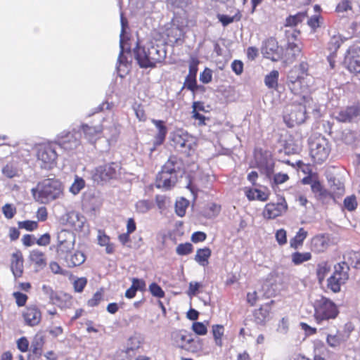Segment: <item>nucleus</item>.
Returning <instances> with one entry per match:
<instances>
[{
	"label": "nucleus",
	"instance_id": "nucleus-1",
	"mask_svg": "<svg viewBox=\"0 0 360 360\" xmlns=\"http://www.w3.org/2000/svg\"><path fill=\"white\" fill-rule=\"evenodd\" d=\"M309 65L302 61L293 66L287 76V85L290 91L300 98L286 105L283 112V120L289 127L304 122L307 119V105L312 98L305 94L309 91L307 78Z\"/></svg>",
	"mask_w": 360,
	"mask_h": 360
},
{
	"label": "nucleus",
	"instance_id": "nucleus-2",
	"mask_svg": "<svg viewBox=\"0 0 360 360\" xmlns=\"http://www.w3.org/2000/svg\"><path fill=\"white\" fill-rule=\"evenodd\" d=\"M134 52L138 64L142 68L156 67L167 56V52L162 47L155 45L152 41L143 46L137 45Z\"/></svg>",
	"mask_w": 360,
	"mask_h": 360
},
{
	"label": "nucleus",
	"instance_id": "nucleus-3",
	"mask_svg": "<svg viewBox=\"0 0 360 360\" xmlns=\"http://www.w3.org/2000/svg\"><path fill=\"white\" fill-rule=\"evenodd\" d=\"M63 187L61 182L56 179H46L39 182L35 188L32 189L36 201L47 204L63 194Z\"/></svg>",
	"mask_w": 360,
	"mask_h": 360
},
{
	"label": "nucleus",
	"instance_id": "nucleus-4",
	"mask_svg": "<svg viewBox=\"0 0 360 360\" xmlns=\"http://www.w3.org/2000/svg\"><path fill=\"white\" fill-rule=\"evenodd\" d=\"M309 155L315 164L325 162L330 153L331 146L328 141L321 134H312L308 140Z\"/></svg>",
	"mask_w": 360,
	"mask_h": 360
},
{
	"label": "nucleus",
	"instance_id": "nucleus-5",
	"mask_svg": "<svg viewBox=\"0 0 360 360\" xmlns=\"http://www.w3.org/2000/svg\"><path fill=\"white\" fill-rule=\"evenodd\" d=\"M255 167L258 168L261 173L264 174L270 179L274 172L275 162L272 153L261 148L254 150Z\"/></svg>",
	"mask_w": 360,
	"mask_h": 360
},
{
	"label": "nucleus",
	"instance_id": "nucleus-6",
	"mask_svg": "<svg viewBox=\"0 0 360 360\" xmlns=\"http://www.w3.org/2000/svg\"><path fill=\"white\" fill-rule=\"evenodd\" d=\"M349 265L360 269V252L349 251L343 255L342 261L339 262V286L349 279Z\"/></svg>",
	"mask_w": 360,
	"mask_h": 360
},
{
	"label": "nucleus",
	"instance_id": "nucleus-7",
	"mask_svg": "<svg viewBox=\"0 0 360 360\" xmlns=\"http://www.w3.org/2000/svg\"><path fill=\"white\" fill-rule=\"evenodd\" d=\"M172 141L174 148L186 156L191 155L196 146L193 136L183 131L174 133Z\"/></svg>",
	"mask_w": 360,
	"mask_h": 360
},
{
	"label": "nucleus",
	"instance_id": "nucleus-8",
	"mask_svg": "<svg viewBox=\"0 0 360 360\" xmlns=\"http://www.w3.org/2000/svg\"><path fill=\"white\" fill-rule=\"evenodd\" d=\"M37 160L41 162V167L46 169L53 168L57 164L58 154L51 144L40 146L37 153Z\"/></svg>",
	"mask_w": 360,
	"mask_h": 360
},
{
	"label": "nucleus",
	"instance_id": "nucleus-9",
	"mask_svg": "<svg viewBox=\"0 0 360 360\" xmlns=\"http://www.w3.org/2000/svg\"><path fill=\"white\" fill-rule=\"evenodd\" d=\"M338 314L336 305L326 298H322L316 305L314 317L318 323L323 320L335 319Z\"/></svg>",
	"mask_w": 360,
	"mask_h": 360
},
{
	"label": "nucleus",
	"instance_id": "nucleus-10",
	"mask_svg": "<svg viewBox=\"0 0 360 360\" xmlns=\"http://www.w3.org/2000/svg\"><path fill=\"white\" fill-rule=\"evenodd\" d=\"M57 240L56 251L59 257H63L74 249L75 240L70 232L62 230L58 233Z\"/></svg>",
	"mask_w": 360,
	"mask_h": 360
},
{
	"label": "nucleus",
	"instance_id": "nucleus-11",
	"mask_svg": "<svg viewBox=\"0 0 360 360\" xmlns=\"http://www.w3.org/2000/svg\"><path fill=\"white\" fill-rule=\"evenodd\" d=\"M343 65L351 72H360V46H349L345 56Z\"/></svg>",
	"mask_w": 360,
	"mask_h": 360
},
{
	"label": "nucleus",
	"instance_id": "nucleus-12",
	"mask_svg": "<svg viewBox=\"0 0 360 360\" xmlns=\"http://www.w3.org/2000/svg\"><path fill=\"white\" fill-rule=\"evenodd\" d=\"M288 203L285 198L282 197L276 203L269 202L266 204L262 212V215L264 219H274L285 214L288 211Z\"/></svg>",
	"mask_w": 360,
	"mask_h": 360
},
{
	"label": "nucleus",
	"instance_id": "nucleus-13",
	"mask_svg": "<svg viewBox=\"0 0 360 360\" xmlns=\"http://www.w3.org/2000/svg\"><path fill=\"white\" fill-rule=\"evenodd\" d=\"M22 318L25 325L34 327L41 323L42 314L37 305L30 304L22 311Z\"/></svg>",
	"mask_w": 360,
	"mask_h": 360
},
{
	"label": "nucleus",
	"instance_id": "nucleus-14",
	"mask_svg": "<svg viewBox=\"0 0 360 360\" xmlns=\"http://www.w3.org/2000/svg\"><path fill=\"white\" fill-rule=\"evenodd\" d=\"M75 131H63L58 136V141L61 148L71 150L77 148L80 144V139Z\"/></svg>",
	"mask_w": 360,
	"mask_h": 360
},
{
	"label": "nucleus",
	"instance_id": "nucleus-15",
	"mask_svg": "<svg viewBox=\"0 0 360 360\" xmlns=\"http://www.w3.org/2000/svg\"><path fill=\"white\" fill-rule=\"evenodd\" d=\"M200 63L197 57H191L188 65V74L186 77L183 89L195 92L198 89L196 76L198 70V65Z\"/></svg>",
	"mask_w": 360,
	"mask_h": 360
},
{
	"label": "nucleus",
	"instance_id": "nucleus-16",
	"mask_svg": "<svg viewBox=\"0 0 360 360\" xmlns=\"http://www.w3.org/2000/svg\"><path fill=\"white\" fill-rule=\"evenodd\" d=\"M176 181V173L165 169L162 167L161 171L156 176L155 186L158 188L167 191L170 190L175 186Z\"/></svg>",
	"mask_w": 360,
	"mask_h": 360
},
{
	"label": "nucleus",
	"instance_id": "nucleus-17",
	"mask_svg": "<svg viewBox=\"0 0 360 360\" xmlns=\"http://www.w3.org/2000/svg\"><path fill=\"white\" fill-rule=\"evenodd\" d=\"M114 165L113 162H111L97 167L92 174L94 181L100 184L114 178L116 174Z\"/></svg>",
	"mask_w": 360,
	"mask_h": 360
},
{
	"label": "nucleus",
	"instance_id": "nucleus-18",
	"mask_svg": "<svg viewBox=\"0 0 360 360\" xmlns=\"http://www.w3.org/2000/svg\"><path fill=\"white\" fill-rule=\"evenodd\" d=\"M151 122L157 129V133L155 134L153 139V147L151 150L153 151L157 147L164 143L168 129L165 124V122L163 120L153 119Z\"/></svg>",
	"mask_w": 360,
	"mask_h": 360
},
{
	"label": "nucleus",
	"instance_id": "nucleus-19",
	"mask_svg": "<svg viewBox=\"0 0 360 360\" xmlns=\"http://www.w3.org/2000/svg\"><path fill=\"white\" fill-rule=\"evenodd\" d=\"M262 52L266 58L277 60L276 58L279 56V46L276 39L269 37L266 39L263 43Z\"/></svg>",
	"mask_w": 360,
	"mask_h": 360
},
{
	"label": "nucleus",
	"instance_id": "nucleus-20",
	"mask_svg": "<svg viewBox=\"0 0 360 360\" xmlns=\"http://www.w3.org/2000/svg\"><path fill=\"white\" fill-rule=\"evenodd\" d=\"M330 238L327 235L319 234L312 237L310 240V250L315 253L325 252L329 247Z\"/></svg>",
	"mask_w": 360,
	"mask_h": 360
},
{
	"label": "nucleus",
	"instance_id": "nucleus-21",
	"mask_svg": "<svg viewBox=\"0 0 360 360\" xmlns=\"http://www.w3.org/2000/svg\"><path fill=\"white\" fill-rule=\"evenodd\" d=\"M274 303V301L271 300L269 302L262 304L258 309L253 311V317L257 323L261 325L266 323L269 317L271 306Z\"/></svg>",
	"mask_w": 360,
	"mask_h": 360
},
{
	"label": "nucleus",
	"instance_id": "nucleus-22",
	"mask_svg": "<svg viewBox=\"0 0 360 360\" xmlns=\"http://www.w3.org/2000/svg\"><path fill=\"white\" fill-rule=\"evenodd\" d=\"M64 260L68 268H75L81 266L86 261V257L81 250H75L74 252L65 255Z\"/></svg>",
	"mask_w": 360,
	"mask_h": 360
},
{
	"label": "nucleus",
	"instance_id": "nucleus-23",
	"mask_svg": "<svg viewBox=\"0 0 360 360\" xmlns=\"http://www.w3.org/2000/svg\"><path fill=\"white\" fill-rule=\"evenodd\" d=\"M81 129L82 130L84 136L89 141H95L96 139L100 138L103 127L101 124L97 125H89L88 124H82L81 125Z\"/></svg>",
	"mask_w": 360,
	"mask_h": 360
},
{
	"label": "nucleus",
	"instance_id": "nucleus-24",
	"mask_svg": "<svg viewBox=\"0 0 360 360\" xmlns=\"http://www.w3.org/2000/svg\"><path fill=\"white\" fill-rule=\"evenodd\" d=\"M23 257L20 251H16L11 255V269L16 278H20L23 274Z\"/></svg>",
	"mask_w": 360,
	"mask_h": 360
},
{
	"label": "nucleus",
	"instance_id": "nucleus-25",
	"mask_svg": "<svg viewBox=\"0 0 360 360\" xmlns=\"http://www.w3.org/2000/svg\"><path fill=\"white\" fill-rule=\"evenodd\" d=\"M360 116V105L347 108L339 113V122H351Z\"/></svg>",
	"mask_w": 360,
	"mask_h": 360
},
{
	"label": "nucleus",
	"instance_id": "nucleus-26",
	"mask_svg": "<svg viewBox=\"0 0 360 360\" xmlns=\"http://www.w3.org/2000/svg\"><path fill=\"white\" fill-rule=\"evenodd\" d=\"M51 302L61 309L70 308L72 303V296L68 293L58 292Z\"/></svg>",
	"mask_w": 360,
	"mask_h": 360
},
{
	"label": "nucleus",
	"instance_id": "nucleus-27",
	"mask_svg": "<svg viewBox=\"0 0 360 360\" xmlns=\"http://www.w3.org/2000/svg\"><path fill=\"white\" fill-rule=\"evenodd\" d=\"M30 260L34 266L39 269H44L46 266V257L42 251L35 249L30 252Z\"/></svg>",
	"mask_w": 360,
	"mask_h": 360
},
{
	"label": "nucleus",
	"instance_id": "nucleus-28",
	"mask_svg": "<svg viewBox=\"0 0 360 360\" xmlns=\"http://www.w3.org/2000/svg\"><path fill=\"white\" fill-rule=\"evenodd\" d=\"M331 271V264L328 261H322L318 263L316 269V276L319 285H322L326 276Z\"/></svg>",
	"mask_w": 360,
	"mask_h": 360
},
{
	"label": "nucleus",
	"instance_id": "nucleus-29",
	"mask_svg": "<svg viewBox=\"0 0 360 360\" xmlns=\"http://www.w3.org/2000/svg\"><path fill=\"white\" fill-rule=\"evenodd\" d=\"M307 17V11L298 12L295 15H290L285 20L284 27H295L299 24H301Z\"/></svg>",
	"mask_w": 360,
	"mask_h": 360
},
{
	"label": "nucleus",
	"instance_id": "nucleus-30",
	"mask_svg": "<svg viewBox=\"0 0 360 360\" xmlns=\"http://www.w3.org/2000/svg\"><path fill=\"white\" fill-rule=\"evenodd\" d=\"M211 255V249L208 247H205L197 250L194 259L200 266H206L209 264V259Z\"/></svg>",
	"mask_w": 360,
	"mask_h": 360
},
{
	"label": "nucleus",
	"instance_id": "nucleus-31",
	"mask_svg": "<svg viewBox=\"0 0 360 360\" xmlns=\"http://www.w3.org/2000/svg\"><path fill=\"white\" fill-rule=\"evenodd\" d=\"M179 339L181 341L180 347L183 349H186L191 352H196L198 351L196 347L193 345L196 342L192 338V335L190 333H184L179 335Z\"/></svg>",
	"mask_w": 360,
	"mask_h": 360
},
{
	"label": "nucleus",
	"instance_id": "nucleus-32",
	"mask_svg": "<svg viewBox=\"0 0 360 360\" xmlns=\"http://www.w3.org/2000/svg\"><path fill=\"white\" fill-rule=\"evenodd\" d=\"M307 235V231L304 228H300L295 236L290 240V247L294 250L301 248Z\"/></svg>",
	"mask_w": 360,
	"mask_h": 360
},
{
	"label": "nucleus",
	"instance_id": "nucleus-33",
	"mask_svg": "<svg viewBox=\"0 0 360 360\" xmlns=\"http://www.w3.org/2000/svg\"><path fill=\"white\" fill-rule=\"evenodd\" d=\"M221 207L215 202L207 204L202 210L201 214L207 218L211 219L217 217L221 212Z\"/></svg>",
	"mask_w": 360,
	"mask_h": 360
},
{
	"label": "nucleus",
	"instance_id": "nucleus-34",
	"mask_svg": "<svg viewBox=\"0 0 360 360\" xmlns=\"http://www.w3.org/2000/svg\"><path fill=\"white\" fill-rule=\"evenodd\" d=\"M279 72L274 70L266 75L264 77V84L269 89L276 90L278 86Z\"/></svg>",
	"mask_w": 360,
	"mask_h": 360
},
{
	"label": "nucleus",
	"instance_id": "nucleus-35",
	"mask_svg": "<svg viewBox=\"0 0 360 360\" xmlns=\"http://www.w3.org/2000/svg\"><path fill=\"white\" fill-rule=\"evenodd\" d=\"M311 258L312 255L309 252H295L291 255V260L295 265H300L305 262L311 260Z\"/></svg>",
	"mask_w": 360,
	"mask_h": 360
},
{
	"label": "nucleus",
	"instance_id": "nucleus-36",
	"mask_svg": "<svg viewBox=\"0 0 360 360\" xmlns=\"http://www.w3.org/2000/svg\"><path fill=\"white\" fill-rule=\"evenodd\" d=\"M351 0H342V4H339V18H350L353 16L351 7Z\"/></svg>",
	"mask_w": 360,
	"mask_h": 360
},
{
	"label": "nucleus",
	"instance_id": "nucleus-37",
	"mask_svg": "<svg viewBox=\"0 0 360 360\" xmlns=\"http://www.w3.org/2000/svg\"><path fill=\"white\" fill-rule=\"evenodd\" d=\"M1 172L8 179H12L18 176V169L16 165L10 162L3 167Z\"/></svg>",
	"mask_w": 360,
	"mask_h": 360
},
{
	"label": "nucleus",
	"instance_id": "nucleus-38",
	"mask_svg": "<svg viewBox=\"0 0 360 360\" xmlns=\"http://www.w3.org/2000/svg\"><path fill=\"white\" fill-rule=\"evenodd\" d=\"M190 202L184 198H181L176 201L175 212L179 217H184L186 214V210Z\"/></svg>",
	"mask_w": 360,
	"mask_h": 360
},
{
	"label": "nucleus",
	"instance_id": "nucleus-39",
	"mask_svg": "<svg viewBox=\"0 0 360 360\" xmlns=\"http://www.w3.org/2000/svg\"><path fill=\"white\" fill-rule=\"evenodd\" d=\"M44 345V339L43 337L35 338L31 345L32 352L38 358L42 354Z\"/></svg>",
	"mask_w": 360,
	"mask_h": 360
},
{
	"label": "nucleus",
	"instance_id": "nucleus-40",
	"mask_svg": "<svg viewBox=\"0 0 360 360\" xmlns=\"http://www.w3.org/2000/svg\"><path fill=\"white\" fill-rule=\"evenodd\" d=\"M338 270H335L326 280V291L338 292Z\"/></svg>",
	"mask_w": 360,
	"mask_h": 360
},
{
	"label": "nucleus",
	"instance_id": "nucleus-41",
	"mask_svg": "<svg viewBox=\"0 0 360 360\" xmlns=\"http://www.w3.org/2000/svg\"><path fill=\"white\" fill-rule=\"evenodd\" d=\"M338 173L335 166H329L326 170V176L330 188L336 187V177Z\"/></svg>",
	"mask_w": 360,
	"mask_h": 360
},
{
	"label": "nucleus",
	"instance_id": "nucleus-42",
	"mask_svg": "<svg viewBox=\"0 0 360 360\" xmlns=\"http://www.w3.org/2000/svg\"><path fill=\"white\" fill-rule=\"evenodd\" d=\"M1 212L4 217L8 219H12L17 214V207L12 203H6L1 207Z\"/></svg>",
	"mask_w": 360,
	"mask_h": 360
},
{
	"label": "nucleus",
	"instance_id": "nucleus-43",
	"mask_svg": "<svg viewBox=\"0 0 360 360\" xmlns=\"http://www.w3.org/2000/svg\"><path fill=\"white\" fill-rule=\"evenodd\" d=\"M19 229H25L27 231H34L38 229L39 223L34 220H25L18 222Z\"/></svg>",
	"mask_w": 360,
	"mask_h": 360
},
{
	"label": "nucleus",
	"instance_id": "nucleus-44",
	"mask_svg": "<svg viewBox=\"0 0 360 360\" xmlns=\"http://www.w3.org/2000/svg\"><path fill=\"white\" fill-rule=\"evenodd\" d=\"M66 224L74 230H77L78 228H80L81 223L79 222L78 214L75 212L68 214Z\"/></svg>",
	"mask_w": 360,
	"mask_h": 360
},
{
	"label": "nucleus",
	"instance_id": "nucleus-45",
	"mask_svg": "<svg viewBox=\"0 0 360 360\" xmlns=\"http://www.w3.org/2000/svg\"><path fill=\"white\" fill-rule=\"evenodd\" d=\"M179 159L174 155H171L165 164L162 166V168L171 171L174 173H177V165L179 163Z\"/></svg>",
	"mask_w": 360,
	"mask_h": 360
},
{
	"label": "nucleus",
	"instance_id": "nucleus-46",
	"mask_svg": "<svg viewBox=\"0 0 360 360\" xmlns=\"http://www.w3.org/2000/svg\"><path fill=\"white\" fill-rule=\"evenodd\" d=\"M224 328L222 325H214L212 326V334L217 345L221 346V338L224 335Z\"/></svg>",
	"mask_w": 360,
	"mask_h": 360
},
{
	"label": "nucleus",
	"instance_id": "nucleus-47",
	"mask_svg": "<svg viewBox=\"0 0 360 360\" xmlns=\"http://www.w3.org/2000/svg\"><path fill=\"white\" fill-rule=\"evenodd\" d=\"M103 297V290L102 288L97 290L93 297L87 301V305L90 307H94L99 304Z\"/></svg>",
	"mask_w": 360,
	"mask_h": 360
},
{
	"label": "nucleus",
	"instance_id": "nucleus-48",
	"mask_svg": "<svg viewBox=\"0 0 360 360\" xmlns=\"http://www.w3.org/2000/svg\"><path fill=\"white\" fill-rule=\"evenodd\" d=\"M343 204L344 208L350 212L355 210L358 205L356 198L354 195H352L345 198Z\"/></svg>",
	"mask_w": 360,
	"mask_h": 360
},
{
	"label": "nucleus",
	"instance_id": "nucleus-49",
	"mask_svg": "<svg viewBox=\"0 0 360 360\" xmlns=\"http://www.w3.org/2000/svg\"><path fill=\"white\" fill-rule=\"evenodd\" d=\"M85 186V181L82 178L77 176L70 188V191L74 195L78 194Z\"/></svg>",
	"mask_w": 360,
	"mask_h": 360
},
{
	"label": "nucleus",
	"instance_id": "nucleus-50",
	"mask_svg": "<svg viewBox=\"0 0 360 360\" xmlns=\"http://www.w3.org/2000/svg\"><path fill=\"white\" fill-rule=\"evenodd\" d=\"M12 296L15 299V304L18 307H25L28 300V296L19 291L13 292Z\"/></svg>",
	"mask_w": 360,
	"mask_h": 360
},
{
	"label": "nucleus",
	"instance_id": "nucleus-51",
	"mask_svg": "<svg viewBox=\"0 0 360 360\" xmlns=\"http://www.w3.org/2000/svg\"><path fill=\"white\" fill-rule=\"evenodd\" d=\"M193 248L191 243H180L176 248V252L179 255H187L193 252Z\"/></svg>",
	"mask_w": 360,
	"mask_h": 360
},
{
	"label": "nucleus",
	"instance_id": "nucleus-52",
	"mask_svg": "<svg viewBox=\"0 0 360 360\" xmlns=\"http://www.w3.org/2000/svg\"><path fill=\"white\" fill-rule=\"evenodd\" d=\"M330 51V54L327 56V60L330 64L331 68H335L336 63V52L338 51V45H336V42H333L331 44V46L328 48Z\"/></svg>",
	"mask_w": 360,
	"mask_h": 360
},
{
	"label": "nucleus",
	"instance_id": "nucleus-53",
	"mask_svg": "<svg viewBox=\"0 0 360 360\" xmlns=\"http://www.w3.org/2000/svg\"><path fill=\"white\" fill-rule=\"evenodd\" d=\"M87 278L86 277L77 278L73 282V288L76 292H82L87 284Z\"/></svg>",
	"mask_w": 360,
	"mask_h": 360
},
{
	"label": "nucleus",
	"instance_id": "nucleus-54",
	"mask_svg": "<svg viewBox=\"0 0 360 360\" xmlns=\"http://www.w3.org/2000/svg\"><path fill=\"white\" fill-rule=\"evenodd\" d=\"M149 291L154 297L158 298H163L165 295L164 290L156 283H152L151 284H150Z\"/></svg>",
	"mask_w": 360,
	"mask_h": 360
},
{
	"label": "nucleus",
	"instance_id": "nucleus-55",
	"mask_svg": "<svg viewBox=\"0 0 360 360\" xmlns=\"http://www.w3.org/2000/svg\"><path fill=\"white\" fill-rule=\"evenodd\" d=\"M192 330L199 335H205L207 333V326L202 322H194L192 325Z\"/></svg>",
	"mask_w": 360,
	"mask_h": 360
},
{
	"label": "nucleus",
	"instance_id": "nucleus-56",
	"mask_svg": "<svg viewBox=\"0 0 360 360\" xmlns=\"http://www.w3.org/2000/svg\"><path fill=\"white\" fill-rule=\"evenodd\" d=\"M275 238L280 245H284L287 243V232L285 229H278L275 234Z\"/></svg>",
	"mask_w": 360,
	"mask_h": 360
},
{
	"label": "nucleus",
	"instance_id": "nucleus-57",
	"mask_svg": "<svg viewBox=\"0 0 360 360\" xmlns=\"http://www.w3.org/2000/svg\"><path fill=\"white\" fill-rule=\"evenodd\" d=\"M212 79V71L205 68L204 70L200 74V81L203 84H208Z\"/></svg>",
	"mask_w": 360,
	"mask_h": 360
},
{
	"label": "nucleus",
	"instance_id": "nucleus-58",
	"mask_svg": "<svg viewBox=\"0 0 360 360\" xmlns=\"http://www.w3.org/2000/svg\"><path fill=\"white\" fill-rule=\"evenodd\" d=\"M153 203L148 200H141L137 202L136 208L141 212H146L152 208Z\"/></svg>",
	"mask_w": 360,
	"mask_h": 360
},
{
	"label": "nucleus",
	"instance_id": "nucleus-59",
	"mask_svg": "<svg viewBox=\"0 0 360 360\" xmlns=\"http://www.w3.org/2000/svg\"><path fill=\"white\" fill-rule=\"evenodd\" d=\"M49 213L47 208L44 206L40 207L37 209L36 212V217L37 219V221H46L48 219Z\"/></svg>",
	"mask_w": 360,
	"mask_h": 360
},
{
	"label": "nucleus",
	"instance_id": "nucleus-60",
	"mask_svg": "<svg viewBox=\"0 0 360 360\" xmlns=\"http://www.w3.org/2000/svg\"><path fill=\"white\" fill-rule=\"evenodd\" d=\"M259 300V295L256 290L248 292L246 295V302L250 307L256 305Z\"/></svg>",
	"mask_w": 360,
	"mask_h": 360
},
{
	"label": "nucleus",
	"instance_id": "nucleus-61",
	"mask_svg": "<svg viewBox=\"0 0 360 360\" xmlns=\"http://www.w3.org/2000/svg\"><path fill=\"white\" fill-rule=\"evenodd\" d=\"M300 34V31L297 29L285 30V36L286 37L287 41H299V36Z\"/></svg>",
	"mask_w": 360,
	"mask_h": 360
},
{
	"label": "nucleus",
	"instance_id": "nucleus-62",
	"mask_svg": "<svg viewBox=\"0 0 360 360\" xmlns=\"http://www.w3.org/2000/svg\"><path fill=\"white\" fill-rule=\"evenodd\" d=\"M231 67L236 75H240L243 72L244 65L240 60H234L231 63Z\"/></svg>",
	"mask_w": 360,
	"mask_h": 360
},
{
	"label": "nucleus",
	"instance_id": "nucleus-63",
	"mask_svg": "<svg viewBox=\"0 0 360 360\" xmlns=\"http://www.w3.org/2000/svg\"><path fill=\"white\" fill-rule=\"evenodd\" d=\"M321 18L320 15H314L308 20L307 25L311 27L314 32L320 27Z\"/></svg>",
	"mask_w": 360,
	"mask_h": 360
},
{
	"label": "nucleus",
	"instance_id": "nucleus-64",
	"mask_svg": "<svg viewBox=\"0 0 360 360\" xmlns=\"http://www.w3.org/2000/svg\"><path fill=\"white\" fill-rule=\"evenodd\" d=\"M311 188L314 193H318L321 196H323L325 195L326 191L323 189L321 184L318 180H314L311 183Z\"/></svg>",
	"mask_w": 360,
	"mask_h": 360
}]
</instances>
